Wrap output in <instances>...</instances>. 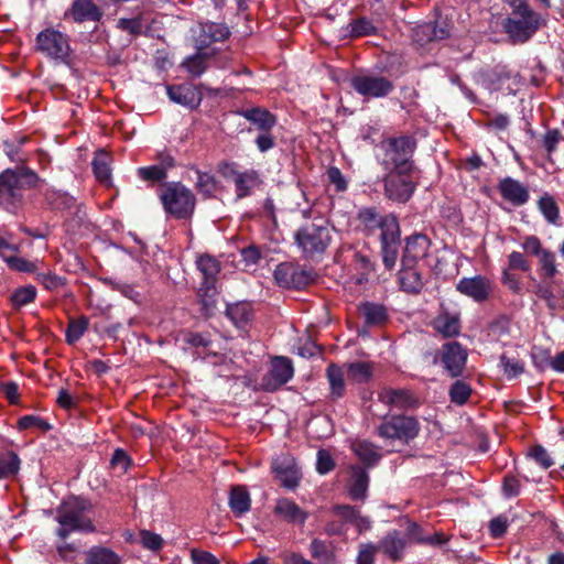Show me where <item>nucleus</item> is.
<instances>
[{"label":"nucleus","mask_w":564,"mask_h":564,"mask_svg":"<svg viewBox=\"0 0 564 564\" xmlns=\"http://www.w3.org/2000/svg\"><path fill=\"white\" fill-rule=\"evenodd\" d=\"M40 182L39 175L26 166L4 170L0 173V206L15 214L24 204L25 193Z\"/></svg>","instance_id":"obj_1"},{"label":"nucleus","mask_w":564,"mask_h":564,"mask_svg":"<svg viewBox=\"0 0 564 564\" xmlns=\"http://www.w3.org/2000/svg\"><path fill=\"white\" fill-rule=\"evenodd\" d=\"M512 17L505 19L502 26L513 43L528 42L547 21L530 8L528 2L510 1Z\"/></svg>","instance_id":"obj_2"},{"label":"nucleus","mask_w":564,"mask_h":564,"mask_svg":"<svg viewBox=\"0 0 564 564\" xmlns=\"http://www.w3.org/2000/svg\"><path fill=\"white\" fill-rule=\"evenodd\" d=\"M91 503L80 497H68L56 509V521L59 523L57 535L65 540L74 531L94 532L95 527L88 513Z\"/></svg>","instance_id":"obj_3"},{"label":"nucleus","mask_w":564,"mask_h":564,"mask_svg":"<svg viewBox=\"0 0 564 564\" xmlns=\"http://www.w3.org/2000/svg\"><path fill=\"white\" fill-rule=\"evenodd\" d=\"M159 197L165 213L176 219H188L195 210L196 197L181 182L164 184Z\"/></svg>","instance_id":"obj_4"},{"label":"nucleus","mask_w":564,"mask_h":564,"mask_svg":"<svg viewBox=\"0 0 564 564\" xmlns=\"http://www.w3.org/2000/svg\"><path fill=\"white\" fill-rule=\"evenodd\" d=\"M417 142L411 135L392 137L386 140L382 165L389 171H420L414 161Z\"/></svg>","instance_id":"obj_5"},{"label":"nucleus","mask_w":564,"mask_h":564,"mask_svg":"<svg viewBox=\"0 0 564 564\" xmlns=\"http://www.w3.org/2000/svg\"><path fill=\"white\" fill-rule=\"evenodd\" d=\"M294 241L305 259H314L326 251L332 241V235L327 226L312 223L296 230Z\"/></svg>","instance_id":"obj_6"},{"label":"nucleus","mask_w":564,"mask_h":564,"mask_svg":"<svg viewBox=\"0 0 564 564\" xmlns=\"http://www.w3.org/2000/svg\"><path fill=\"white\" fill-rule=\"evenodd\" d=\"M420 171H389L383 176V195L398 204L408 203L413 196L417 183L414 181Z\"/></svg>","instance_id":"obj_7"},{"label":"nucleus","mask_w":564,"mask_h":564,"mask_svg":"<svg viewBox=\"0 0 564 564\" xmlns=\"http://www.w3.org/2000/svg\"><path fill=\"white\" fill-rule=\"evenodd\" d=\"M35 51L50 59L69 64L72 54L69 37L58 30L47 28L36 35Z\"/></svg>","instance_id":"obj_8"},{"label":"nucleus","mask_w":564,"mask_h":564,"mask_svg":"<svg viewBox=\"0 0 564 564\" xmlns=\"http://www.w3.org/2000/svg\"><path fill=\"white\" fill-rule=\"evenodd\" d=\"M420 425L416 419L406 415L383 417L377 427V434L384 440H399L409 443L419 434Z\"/></svg>","instance_id":"obj_9"},{"label":"nucleus","mask_w":564,"mask_h":564,"mask_svg":"<svg viewBox=\"0 0 564 564\" xmlns=\"http://www.w3.org/2000/svg\"><path fill=\"white\" fill-rule=\"evenodd\" d=\"M356 221L357 228L366 236H372L377 230H380V235H384L400 226L394 214L381 215L375 206L359 208Z\"/></svg>","instance_id":"obj_10"},{"label":"nucleus","mask_w":564,"mask_h":564,"mask_svg":"<svg viewBox=\"0 0 564 564\" xmlns=\"http://www.w3.org/2000/svg\"><path fill=\"white\" fill-rule=\"evenodd\" d=\"M313 270L302 269L290 262H282L274 270V279L282 288L303 289L315 280Z\"/></svg>","instance_id":"obj_11"},{"label":"nucleus","mask_w":564,"mask_h":564,"mask_svg":"<svg viewBox=\"0 0 564 564\" xmlns=\"http://www.w3.org/2000/svg\"><path fill=\"white\" fill-rule=\"evenodd\" d=\"M350 85L355 91L366 98H382L388 96L394 85L383 76L358 75L350 79Z\"/></svg>","instance_id":"obj_12"},{"label":"nucleus","mask_w":564,"mask_h":564,"mask_svg":"<svg viewBox=\"0 0 564 564\" xmlns=\"http://www.w3.org/2000/svg\"><path fill=\"white\" fill-rule=\"evenodd\" d=\"M271 468L282 487L294 489L299 486L302 475L294 457L290 455L278 456L272 462Z\"/></svg>","instance_id":"obj_13"},{"label":"nucleus","mask_w":564,"mask_h":564,"mask_svg":"<svg viewBox=\"0 0 564 564\" xmlns=\"http://www.w3.org/2000/svg\"><path fill=\"white\" fill-rule=\"evenodd\" d=\"M294 373L293 365L290 358L278 356L271 361V369L263 378V384L267 391H275L285 384Z\"/></svg>","instance_id":"obj_14"},{"label":"nucleus","mask_w":564,"mask_h":564,"mask_svg":"<svg viewBox=\"0 0 564 564\" xmlns=\"http://www.w3.org/2000/svg\"><path fill=\"white\" fill-rule=\"evenodd\" d=\"M441 360L453 378L462 376L467 361V351L458 341H449L442 346Z\"/></svg>","instance_id":"obj_15"},{"label":"nucleus","mask_w":564,"mask_h":564,"mask_svg":"<svg viewBox=\"0 0 564 564\" xmlns=\"http://www.w3.org/2000/svg\"><path fill=\"white\" fill-rule=\"evenodd\" d=\"M497 189L502 199L514 207L523 206L530 199L528 186L510 176L501 178L497 185Z\"/></svg>","instance_id":"obj_16"},{"label":"nucleus","mask_w":564,"mask_h":564,"mask_svg":"<svg viewBox=\"0 0 564 564\" xmlns=\"http://www.w3.org/2000/svg\"><path fill=\"white\" fill-rule=\"evenodd\" d=\"M491 282L484 275H475L473 278H463L456 284V290L475 302H485L491 292Z\"/></svg>","instance_id":"obj_17"},{"label":"nucleus","mask_w":564,"mask_h":564,"mask_svg":"<svg viewBox=\"0 0 564 564\" xmlns=\"http://www.w3.org/2000/svg\"><path fill=\"white\" fill-rule=\"evenodd\" d=\"M378 399L383 404L400 410L414 409L419 405V399L409 389L383 388Z\"/></svg>","instance_id":"obj_18"},{"label":"nucleus","mask_w":564,"mask_h":564,"mask_svg":"<svg viewBox=\"0 0 564 564\" xmlns=\"http://www.w3.org/2000/svg\"><path fill=\"white\" fill-rule=\"evenodd\" d=\"M449 34V29L446 24L440 26L435 22H426L413 28L412 41L419 47H424L432 42L447 39Z\"/></svg>","instance_id":"obj_19"},{"label":"nucleus","mask_w":564,"mask_h":564,"mask_svg":"<svg viewBox=\"0 0 564 564\" xmlns=\"http://www.w3.org/2000/svg\"><path fill=\"white\" fill-rule=\"evenodd\" d=\"M169 98L181 106L196 109L202 102L199 87L192 84L170 85L166 87Z\"/></svg>","instance_id":"obj_20"},{"label":"nucleus","mask_w":564,"mask_h":564,"mask_svg":"<svg viewBox=\"0 0 564 564\" xmlns=\"http://www.w3.org/2000/svg\"><path fill=\"white\" fill-rule=\"evenodd\" d=\"M376 545L378 551L386 555L390 561L399 562L404 556L408 540L402 536L400 531L392 530L389 531Z\"/></svg>","instance_id":"obj_21"},{"label":"nucleus","mask_w":564,"mask_h":564,"mask_svg":"<svg viewBox=\"0 0 564 564\" xmlns=\"http://www.w3.org/2000/svg\"><path fill=\"white\" fill-rule=\"evenodd\" d=\"M431 240L423 234H414L405 239L401 263L416 264L429 254Z\"/></svg>","instance_id":"obj_22"},{"label":"nucleus","mask_w":564,"mask_h":564,"mask_svg":"<svg viewBox=\"0 0 564 564\" xmlns=\"http://www.w3.org/2000/svg\"><path fill=\"white\" fill-rule=\"evenodd\" d=\"M369 487V474L367 469L360 465H352L349 470L347 480L348 496L354 501H362L367 497Z\"/></svg>","instance_id":"obj_23"},{"label":"nucleus","mask_w":564,"mask_h":564,"mask_svg":"<svg viewBox=\"0 0 564 564\" xmlns=\"http://www.w3.org/2000/svg\"><path fill=\"white\" fill-rule=\"evenodd\" d=\"M382 262L386 269L392 270L399 257V248L401 245L400 226L394 230L380 235Z\"/></svg>","instance_id":"obj_24"},{"label":"nucleus","mask_w":564,"mask_h":564,"mask_svg":"<svg viewBox=\"0 0 564 564\" xmlns=\"http://www.w3.org/2000/svg\"><path fill=\"white\" fill-rule=\"evenodd\" d=\"M273 513L288 523L299 525H303L308 518V513L289 498L278 499Z\"/></svg>","instance_id":"obj_25"},{"label":"nucleus","mask_w":564,"mask_h":564,"mask_svg":"<svg viewBox=\"0 0 564 564\" xmlns=\"http://www.w3.org/2000/svg\"><path fill=\"white\" fill-rule=\"evenodd\" d=\"M237 113L254 126L259 132L272 130L278 121L275 115L262 107L240 109Z\"/></svg>","instance_id":"obj_26"},{"label":"nucleus","mask_w":564,"mask_h":564,"mask_svg":"<svg viewBox=\"0 0 564 564\" xmlns=\"http://www.w3.org/2000/svg\"><path fill=\"white\" fill-rule=\"evenodd\" d=\"M399 271V283L401 290L408 294H420L424 288V281L421 272L416 269V264L401 263Z\"/></svg>","instance_id":"obj_27"},{"label":"nucleus","mask_w":564,"mask_h":564,"mask_svg":"<svg viewBox=\"0 0 564 564\" xmlns=\"http://www.w3.org/2000/svg\"><path fill=\"white\" fill-rule=\"evenodd\" d=\"M367 327H381L389 319L387 306L375 302H364L358 307Z\"/></svg>","instance_id":"obj_28"},{"label":"nucleus","mask_w":564,"mask_h":564,"mask_svg":"<svg viewBox=\"0 0 564 564\" xmlns=\"http://www.w3.org/2000/svg\"><path fill=\"white\" fill-rule=\"evenodd\" d=\"M69 13L77 23L85 21L98 22L104 17L102 10L96 6L93 0H74Z\"/></svg>","instance_id":"obj_29"},{"label":"nucleus","mask_w":564,"mask_h":564,"mask_svg":"<svg viewBox=\"0 0 564 564\" xmlns=\"http://www.w3.org/2000/svg\"><path fill=\"white\" fill-rule=\"evenodd\" d=\"M351 449L366 469L376 466L382 458L380 447L367 440H356L351 444Z\"/></svg>","instance_id":"obj_30"},{"label":"nucleus","mask_w":564,"mask_h":564,"mask_svg":"<svg viewBox=\"0 0 564 564\" xmlns=\"http://www.w3.org/2000/svg\"><path fill=\"white\" fill-rule=\"evenodd\" d=\"M230 31L223 23H206L197 37V47L199 51L208 47L214 42L225 41L229 37Z\"/></svg>","instance_id":"obj_31"},{"label":"nucleus","mask_w":564,"mask_h":564,"mask_svg":"<svg viewBox=\"0 0 564 564\" xmlns=\"http://www.w3.org/2000/svg\"><path fill=\"white\" fill-rule=\"evenodd\" d=\"M226 316L240 329H246L253 317V308L250 302H237L228 304Z\"/></svg>","instance_id":"obj_32"},{"label":"nucleus","mask_w":564,"mask_h":564,"mask_svg":"<svg viewBox=\"0 0 564 564\" xmlns=\"http://www.w3.org/2000/svg\"><path fill=\"white\" fill-rule=\"evenodd\" d=\"M228 505L236 517H240L250 510L251 498L246 486L236 485L230 488Z\"/></svg>","instance_id":"obj_33"},{"label":"nucleus","mask_w":564,"mask_h":564,"mask_svg":"<svg viewBox=\"0 0 564 564\" xmlns=\"http://www.w3.org/2000/svg\"><path fill=\"white\" fill-rule=\"evenodd\" d=\"M326 378L329 383V398L336 401L344 397L346 391L344 371L337 364L330 362L326 368Z\"/></svg>","instance_id":"obj_34"},{"label":"nucleus","mask_w":564,"mask_h":564,"mask_svg":"<svg viewBox=\"0 0 564 564\" xmlns=\"http://www.w3.org/2000/svg\"><path fill=\"white\" fill-rule=\"evenodd\" d=\"M432 325L444 338L455 337L460 332L459 318L449 313H443L435 317Z\"/></svg>","instance_id":"obj_35"},{"label":"nucleus","mask_w":564,"mask_h":564,"mask_svg":"<svg viewBox=\"0 0 564 564\" xmlns=\"http://www.w3.org/2000/svg\"><path fill=\"white\" fill-rule=\"evenodd\" d=\"M86 564H120L121 557L106 546H93L85 553Z\"/></svg>","instance_id":"obj_36"},{"label":"nucleus","mask_w":564,"mask_h":564,"mask_svg":"<svg viewBox=\"0 0 564 564\" xmlns=\"http://www.w3.org/2000/svg\"><path fill=\"white\" fill-rule=\"evenodd\" d=\"M235 187L238 198L247 197L251 194L252 188L260 185L261 181L256 171L237 172L235 174Z\"/></svg>","instance_id":"obj_37"},{"label":"nucleus","mask_w":564,"mask_h":564,"mask_svg":"<svg viewBox=\"0 0 564 564\" xmlns=\"http://www.w3.org/2000/svg\"><path fill=\"white\" fill-rule=\"evenodd\" d=\"M196 265L203 274V284H215L216 278L220 272L219 261L215 257L205 253L197 257Z\"/></svg>","instance_id":"obj_38"},{"label":"nucleus","mask_w":564,"mask_h":564,"mask_svg":"<svg viewBox=\"0 0 564 564\" xmlns=\"http://www.w3.org/2000/svg\"><path fill=\"white\" fill-rule=\"evenodd\" d=\"M110 161V155L105 150H99L91 162L95 177L106 185H109L111 182Z\"/></svg>","instance_id":"obj_39"},{"label":"nucleus","mask_w":564,"mask_h":564,"mask_svg":"<svg viewBox=\"0 0 564 564\" xmlns=\"http://www.w3.org/2000/svg\"><path fill=\"white\" fill-rule=\"evenodd\" d=\"M538 209L543 215L544 219L554 226L560 225V207L555 200V198L549 194L544 193L536 202Z\"/></svg>","instance_id":"obj_40"},{"label":"nucleus","mask_w":564,"mask_h":564,"mask_svg":"<svg viewBox=\"0 0 564 564\" xmlns=\"http://www.w3.org/2000/svg\"><path fill=\"white\" fill-rule=\"evenodd\" d=\"M310 551L313 558L322 564H334L335 553L330 543L319 539H313L310 544Z\"/></svg>","instance_id":"obj_41"},{"label":"nucleus","mask_w":564,"mask_h":564,"mask_svg":"<svg viewBox=\"0 0 564 564\" xmlns=\"http://www.w3.org/2000/svg\"><path fill=\"white\" fill-rule=\"evenodd\" d=\"M89 325V319L86 316L78 318H70L65 330V340L68 345H73L78 341Z\"/></svg>","instance_id":"obj_42"},{"label":"nucleus","mask_w":564,"mask_h":564,"mask_svg":"<svg viewBox=\"0 0 564 564\" xmlns=\"http://www.w3.org/2000/svg\"><path fill=\"white\" fill-rule=\"evenodd\" d=\"M348 379L357 382H368L372 377V367L369 362L355 361L347 365Z\"/></svg>","instance_id":"obj_43"},{"label":"nucleus","mask_w":564,"mask_h":564,"mask_svg":"<svg viewBox=\"0 0 564 564\" xmlns=\"http://www.w3.org/2000/svg\"><path fill=\"white\" fill-rule=\"evenodd\" d=\"M20 464L19 456L12 451L0 455V479L17 475L20 469Z\"/></svg>","instance_id":"obj_44"},{"label":"nucleus","mask_w":564,"mask_h":564,"mask_svg":"<svg viewBox=\"0 0 564 564\" xmlns=\"http://www.w3.org/2000/svg\"><path fill=\"white\" fill-rule=\"evenodd\" d=\"M351 37L369 36L377 34V26L369 19L361 17L350 21L348 24Z\"/></svg>","instance_id":"obj_45"},{"label":"nucleus","mask_w":564,"mask_h":564,"mask_svg":"<svg viewBox=\"0 0 564 564\" xmlns=\"http://www.w3.org/2000/svg\"><path fill=\"white\" fill-rule=\"evenodd\" d=\"M499 365L508 379L517 378L524 372V362L519 358L509 357L506 354L500 356Z\"/></svg>","instance_id":"obj_46"},{"label":"nucleus","mask_w":564,"mask_h":564,"mask_svg":"<svg viewBox=\"0 0 564 564\" xmlns=\"http://www.w3.org/2000/svg\"><path fill=\"white\" fill-rule=\"evenodd\" d=\"M183 67L194 77H199L206 69V54L198 52L192 56H188L183 62Z\"/></svg>","instance_id":"obj_47"},{"label":"nucleus","mask_w":564,"mask_h":564,"mask_svg":"<svg viewBox=\"0 0 564 564\" xmlns=\"http://www.w3.org/2000/svg\"><path fill=\"white\" fill-rule=\"evenodd\" d=\"M471 394V388L470 386L463 381V380H456L449 389V398L451 401L457 405L465 404Z\"/></svg>","instance_id":"obj_48"},{"label":"nucleus","mask_w":564,"mask_h":564,"mask_svg":"<svg viewBox=\"0 0 564 564\" xmlns=\"http://www.w3.org/2000/svg\"><path fill=\"white\" fill-rule=\"evenodd\" d=\"M35 297L36 289L33 285H26L17 289L12 293L10 301L14 307L20 308L21 306L34 302Z\"/></svg>","instance_id":"obj_49"},{"label":"nucleus","mask_w":564,"mask_h":564,"mask_svg":"<svg viewBox=\"0 0 564 564\" xmlns=\"http://www.w3.org/2000/svg\"><path fill=\"white\" fill-rule=\"evenodd\" d=\"M197 182L196 188L202 193L205 197H212L217 188V180L210 173L200 172L196 170Z\"/></svg>","instance_id":"obj_50"},{"label":"nucleus","mask_w":564,"mask_h":564,"mask_svg":"<svg viewBox=\"0 0 564 564\" xmlns=\"http://www.w3.org/2000/svg\"><path fill=\"white\" fill-rule=\"evenodd\" d=\"M359 512V509H357L354 506L349 505H335L332 508V513L339 518V521L344 522V525L346 524H354L356 517Z\"/></svg>","instance_id":"obj_51"},{"label":"nucleus","mask_w":564,"mask_h":564,"mask_svg":"<svg viewBox=\"0 0 564 564\" xmlns=\"http://www.w3.org/2000/svg\"><path fill=\"white\" fill-rule=\"evenodd\" d=\"M46 199L55 209H68L75 204V199L72 196L58 192L47 193Z\"/></svg>","instance_id":"obj_52"},{"label":"nucleus","mask_w":564,"mask_h":564,"mask_svg":"<svg viewBox=\"0 0 564 564\" xmlns=\"http://www.w3.org/2000/svg\"><path fill=\"white\" fill-rule=\"evenodd\" d=\"M18 427L19 430H28V429H39L41 431H48L51 430L50 423L36 415H25L19 419L18 421Z\"/></svg>","instance_id":"obj_53"},{"label":"nucleus","mask_w":564,"mask_h":564,"mask_svg":"<svg viewBox=\"0 0 564 564\" xmlns=\"http://www.w3.org/2000/svg\"><path fill=\"white\" fill-rule=\"evenodd\" d=\"M539 262L541 270L546 278L552 279L557 274L555 254L551 250L546 249L542 254H540Z\"/></svg>","instance_id":"obj_54"},{"label":"nucleus","mask_w":564,"mask_h":564,"mask_svg":"<svg viewBox=\"0 0 564 564\" xmlns=\"http://www.w3.org/2000/svg\"><path fill=\"white\" fill-rule=\"evenodd\" d=\"M140 542L143 547L151 551H159L163 546V539L161 535L149 530L140 531Z\"/></svg>","instance_id":"obj_55"},{"label":"nucleus","mask_w":564,"mask_h":564,"mask_svg":"<svg viewBox=\"0 0 564 564\" xmlns=\"http://www.w3.org/2000/svg\"><path fill=\"white\" fill-rule=\"evenodd\" d=\"M138 175L143 181L161 182L166 177V171L164 167L159 165H152L148 167H140L138 170Z\"/></svg>","instance_id":"obj_56"},{"label":"nucleus","mask_w":564,"mask_h":564,"mask_svg":"<svg viewBox=\"0 0 564 564\" xmlns=\"http://www.w3.org/2000/svg\"><path fill=\"white\" fill-rule=\"evenodd\" d=\"M534 294L546 302L547 307L551 311H555L557 303L552 288L546 283H538L534 288Z\"/></svg>","instance_id":"obj_57"},{"label":"nucleus","mask_w":564,"mask_h":564,"mask_svg":"<svg viewBox=\"0 0 564 564\" xmlns=\"http://www.w3.org/2000/svg\"><path fill=\"white\" fill-rule=\"evenodd\" d=\"M35 279L48 291L58 290L64 285V280L61 276L53 274L52 272L36 273Z\"/></svg>","instance_id":"obj_58"},{"label":"nucleus","mask_w":564,"mask_h":564,"mask_svg":"<svg viewBox=\"0 0 564 564\" xmlns=\"http://www.w3.org/2000/svg\"><path fill=\"white\" fill-rule=\"evenodd\" d=\"M4 260L11 270H14L18 272H28V273L36 272L35 262L29 261V260L20 258V257H8V258H4Z\"/></svg>","instance_id":"obj_59"},{"label":"nucleus","mask_w":564,"mask_h":564,"mask_svg":"<svg viewBox=\"0 0 564 564\" xmlns=\"http://www.w3.org/2000/svg\"><path fill=\"white\" fill-rule=\"evenodd\" d=\"M117 28L128 32L129 34L137 36L142 33V18L135 17L132 19L121 18L117 22Z\"/></svg>","instance_id":"obj_60"},{"label":"nucleus","mask_w":564,"mask_h":564,"mask_svg":"<svg viewBox=\"0 0 564 564\" xmlns=\"http://www.w3.org/2000/svg\"><path fill=\"white\" fill-rule=\"evenodd\" d=\"M378 547L372 543H364L359 546L357 564H373Z\"/></svg>","instance_id":"obj_61"},{"label":"nucleus","mask_w":564,"mask_h":564,"mask_svg":"<svg viewBox=\"0 0 564 564\" xmlns=\"http://www.w3.org/2000/svg\"><path fill=\"white\" fill-rule=\"evenodd\" d=\"M110 465L113 469H119L120 473H126L128 470V468L130 467L131 465V459L130 457L128 456L127 452L121 449V448H117L113 454H112V457L110 459Z\"/></svg>","instance_id":"obj_62"},{"label":"nucleus","mask_w":564,"mask_h":564,"mask_svg":"<svg viewBox=\"0 0 564 564\" xmlns=\"http://www.w3.org/2000/svg\"><path fill=\"white\" fill-rule=\"evenodd\" d=\"M335 468V462L332 455L325 451L319 449L317 453L316 469L319 474L324 475L332 471Z\"/></svg>","instance_id":"obj_63"},{"label":"nucleus","mask_w":564,"mask_h":564,"mask_svg":"<svg viewBox=\"0 0 564 564\" xmlns=\"http://www.w3.org/2000/svg\"><path fill=\"white\" fill-rule=\"evenodd\" d=\"M191 558L194 564H220L219 561L210 552L193 549Z\"/></svg>","instance_id":"obj_64"}]
</instances>
